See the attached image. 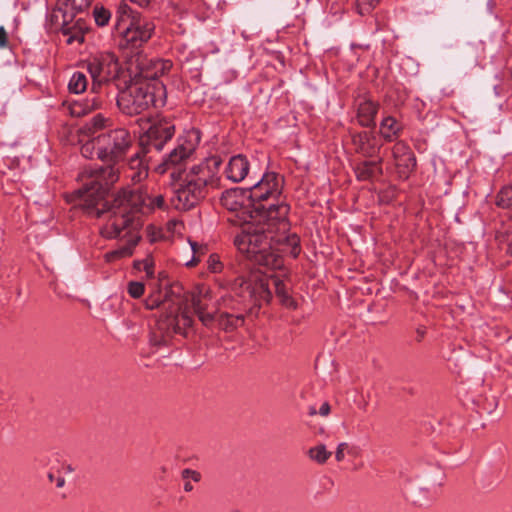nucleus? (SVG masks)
Returning a JSON list of instances; mask_svg holds the SVG:
<instances>
[{
    "mask_svg": "<svg viewBox=\"0 0 512 512\" xmlns=\"http://www.w3.org/2000/svg\"><path fill=\"white\" fill-rule=\"evenodd\" d=\"M83 191L84 186L74 193L83 210H85L89 216L96 218L107 215L106 221L100 230L101 235L106 239H120L125 241V243L117 249L105 254L106 262H114L122 258L130 257L141 238L139 230L142 223L138 213V201L141 200V195L134 191L123 190L109 203L105 199L106 191L99 201L100 203H97L95 208H89L85 205Z\"/></svg>",
    "mask_w": 512,
    "mask_h": 512,
    "instance_id": "f257e3e1",
    "label": "nucleus"
},
{
    "mask_svg": "<svg viewBox=\"0 0 512 512\" xmlns=\"http://www.w3.org/2000/svg\"><path fill=\"white\" fill-rule=\"evenodd\" d=\"M290 207L284 201L253 204L252 217L234 239L238 251L250 261L271 269L282 266L273 251L270 235L289 231L288 213Z\"/></svg>",
    "mask_w": 512,
    "mask_h": 512,
    "instance_id": "f03ea898",
    "label": "nucleus"
},
{
    "mask_svg": "<svg viewBox=\"0 0 512 512\" xmlns=\"http://www.w3.org/2000/svg\"><path fill=\"white\" fill-rule=\"evenodd\" d=\"M134 142L131 133L125 128H115L98 134V143L102 147L103 162L107 165L84 169L80 179L84 186L85 205L95 208L97 203L108 191L109 187L119 179V163Z\"/></svg>",
    "mask_w": 512,
    "mask_h": 512,
    "instance_id": "7ed1b4c3",
    "label": "nucleus"
},
{
    "mask_svg": "<svg viewBox=\"0 0 512 512\" xmlns=\"http://www.w3.org/2000/svg\"><path fill=\"white\" fill-rule=\"evenodd\" d=\"M183 300L169 289H157L151 292L144 301L145 308L153 310L163 308L165 313L160 315L150 332V343L161 346L168 343L174 334L186 336L192 328L193 318Z\"/></svg>",
    "mask_w": 512,
    "mask_h": 512,
    "instance_id": "20e7f679",
    "label": "nucleus"
},
{
    "mask_svg": "<svg viewBox=\"0 0 512 512\" xmlns=\"http://www.w3.org/2000/svg\"><path fill=\"white\" fill-rule=\"evenodd\" d=\"M166 101V88L161 81H141L128 85L120 91L117 106L126 115H139L151 107H160Z\"/></svg>",
    "mask_w": 512,
    "mask_h": 512,
    "instance_id": "39448f33",
    "label": "nucleus"
},
{
    "mask_svg": "<svg viewBox=\"0 0 512 512\" xmlns=\"http://www.w3.org/2000/svg\"><path fill=\"white\" fill-rule=\"evenodd\" d=\"M115 28L121 36L122 48L137 49L147 43L155 32L154 22L134 11L128 4H119Z\"/></svg>",
    "mask_w": 512,
    "mask_h": 512,
    "instance_id": "423d86ee",
    "label": "nucleus"
},
{
    "mask_svg": "<svg viewBox=\"0 0 512 512\" xmlns=\"http://www.w3.org/2000/svg\"><path fill=\"white\" fill-rule=\"evenodd\" d=\"M227 286L243 300L253 301L254 304L269 302L272 297L269 279L259 271H250L233 281L227 280Z\"/></svg>",
    "mask_w": 512,
    "mask_h": 512,
    "instance_id": "0eeeda50",
    "label": "nucleus"
},
{
    "mask_svg": "<svg viewBox=\"0 0 512 512\" xmlns=\"http://www.w3.org/2000/svg\"><path fill=\"white\" fill-rule=\"evenodd\" d=\"M207 191L192 179L187 172L179 175V181L175 186L171 204L175 209L187 211L195 207L205 198Z\"/></svg>",
    "mask_w": 512,
    "mask_h": 512,
    "instance_id": "6e6552de",
    "label": "nucleus"
},
{
    "mask_svg": "<svg viewBox=\"0 0 512 512\" xmlns=\"http://www.w3.org/2000/svg\"><path fill=\"white\" fill-rule=\"evenodd\" d=\"M76 13L64 10L59 4L52 10L50 19L56 28H60L64 36L67 37L66 43H83L85 34V23L81 19L73 22Z\"/></svg>",
    "mask_w": 512,
    "mask_h": 512,
    "instance_id": "1a4fd4ad",
    "label": "nucleus"
},
{
    "mask_svg": "<svg viewBox=\"0 0 512 512\" xmlns=\"http://www.w3.org/2000/svg\"><path fill=\"white\" fill-rule=\"evenodd\" d=\"M87 69L92 78L91 90L97 93L102 84L116 77L119 64L113 54L107 53L89 61Z\"/></svg>",
    "mask_w": 512,
    "mask_h": 512,
    "instance_id": "9d476101",
    "label": "nucleus"
},
{
    "mask_svg": "<svg viewBox=\"0 0 512 512\" xmlns=\"http://www.w3.org/2000/svg\"><path fill=\"white\" fill-rule=\"evenodd\" d=\"M283 187V178L275 172H267L255 183L249 192L253 204L268 202L270 199L278 200Z\"/></svg>",
    "mask_w": 512,
    "mask_h": 512,
    "instance_id": "9b49d317",
    "label": "nucleus"
},
{
    "mask_svg": "<svg viewBox=\"0 0 512 512\" xmlns=\"http://www.w3.org/2000/svg\"><path fill=\"white\" fill-rule=\"evenodd\" d=\"M220 201L223 207L235 213L239 223L248 226L252 217L253 202L246 192L239 188L227 190L222 194Z\"/></svg>",
    "mask_w": 512,
    "mask_h": 512,
    "instance_id": "f8f14e48",
    "label": "nucleus"
},
{
    "mask_svg": "<svg viewBox=\"0 0 512 512\" xmlns=\"http://www.w3.org/2000/svg\"><path fill=\"white\" fill-rule=\"evenodd\" d=\"M221 164L222 160L219 156H211L201 163L193 165L186 172L207 191L208 187H218L220 185L219 170Z\"/></svg>",
    "mask_w": 512,
    "mask_h": 512,
    "instance_id": "ddd939ff",
    "label": "nucleus"
},
{
    "mask_svg": "<svg viewBox=\"0 0 512 512\" xmlns=\"http://www.w3.org/2000/svg\"><path fill=\"white\" fill-rule=\"evenodd\" d=\"M199 142L200 135L197 130L187 131L177 139L175 148L168 154L163 165L168 169L184 163L195 152Z\"/></svg>",
    "mask_w": 512,
    "mask_h": 512,
    "instance_id": "4468645a",
    "label": "nucleus"
},
{
    "mask_svg": "<svg viewBox=\"0 0 512 512\" xmlns=\"http://www.w3.org/2000/svg\"><path fill=\"white\" fill-rule=\"evenodd\" d=\"M175 133V125L172 120L160 118L152 123L145 135V143L160 151L165 143L169 141ZM144 142V139H142Z\"/></svg>",
    "mask_w": 512,
    "mask_h": 512,
    "instance_id": "2eb2a0df",
    "label": "nucleus"
},
{
    "mask_svg": "<svg viewBox=\"0 0 512 512\" xmlns=\"http://www.w3.org/2000/svg\"><path fill=\"white\" fill-rule=\"evenodd\" d=\"M392 154L399 176L407 179L416 167V158L413 151L404 141H398L392 148Z\"/></svg>",
    "mask_w": 512,
    "mask_h": 512,
    "instance_id": "dca6fc26",
    "label": "nucleus"
},
{
    "mask_svg": "<svg viewBox=\"0 0 512 512\" xmlns=\"http://www.w3.org/2000/svg\"><path fill=\"white\" fill-rule=\"evenodd\" d=\"M351 141L355 152L366 158L377 156L382 147L378 138L369 131L351 133Z\"/></svg>",
    "mask_w": 512,
    "mask_h": 512,
    "instance_id": "f3484780",
    "label": "nucleus"
},
{
    "mask_svg": "<svg viewBox=\"0 0 512 512\" xmlns=\"http://www.w3.org/2000/svg\"><path fill=\"white\" fill-rule=\"evenodd\" d=\"M272 251L281 259L278 252L289 253L297 258L301 252L300 238L295 233L280 232L270 235Z\"/></svg>",
    "mask_w": 512,
    "mask_h": 512,
    "instance_id": "a211bd4d",
    "label": "nucleus"
},
{
    "mask_svg": "<svg viewBox=\"0 0 512 512\" xmlns=\"http://www.w3.org/2000/svg\"><path fill=\"white\" fill-rule=\"evenodd\" d=\"M172 66V61L167 59H150L142 63L141 81H159L158 78L166 75Z\"/></svg>",
    "mask_w": 512,
    "mask_h": 512,
    "instance_id": "6ab92c4d",
    "label": "nucleus"
},
{
    "mask_svg": "<svg viewBox=\"0 0 512 512\" xmlns=\"http://www.w3.org/2000/svg\"><path fill=\"white\" fill-rule=\"evenodd\" d=\"M250 168L249 161L246 156L238 154L232 156L225 166L224 175L225 177L233 182L238 183L246 178Z\"/></svg>",
    "mask_w": 512,
    "mask_h": 512,
    "instance_id": "aec40b11",
    "label": "nucleus"
},
{
    "mask_svg": "<svg viewBox=\"0 0 512 512\" xmlns=\"http://www.w3.org/2000/svg\"><path fill=\"white\" fill-rule=\"evenodd\" d=\"M210 300L211 291L207 287H202L192 299L194 311L205 326H209L214 320V313L208 311Z\"/></svg>",
    "mask_w": 512,
    "mask_h": 512,
    "instance_id": "412c9836",
    "label": "nucleus"
},
{
    "mask_svg": "<svg viewBox=\"0 0 512 512\" xmlns=\"http://www.w3.org/2000/svg\"><path fill=\"white\" fill-rule=\"evenodd\" d=\"M382 163H383V159L379 158L374 161L364 160V161H361V162L355 164L354 172H355L356 178L359 181H371L375 178L382 176V174H383Z\"/></svg>",
    "mask_w": 512,
    "mask_h": 512,
    "instance_id": "4be33fe9",
    "label": "nucleus"
},
{
    "mask_svg": "<svg viewBox=\"0 0 512 512\" xmlns=\"http://www.w3.org/2000/svg\"><path fill=\"white\" fill-rule=\"evenodd\" d=\"M379 109V104L371 99H364L358 104L357 121L362 127L375 126V117Z\"/></svg>",
    "mask_w": 512,
    "mask_h": 512,
    "instance_id": "5701e85b",
    "label": "nucleus"
},
{
    "mask_svg": "<svg viewBox=\"0 0 512 512\" xmlns=\"http://www.w3.org/2000/svg\"><path fill=\"white\" fill-rule=\"evenodd\" d=\"M144 157L145 152L141 149L129 159L128 167L131 171L129 177L134 182H141L148 176V164Z\"/></svg>",
    "mask_w": 512,
    "mask_h": 512,
    "instance_id": "b1692460",
    "label": "nucleus"
},
{
    "mask_svg": "<svg viewBox=\"0 0 512 512\" xmlns=\"http://www.w3.org/2000/svg\"><path fill=\"white\" fill-rule=\"evenodd\" d=\"M101 106V99L97 96H93L83 101H74L70 104L69 109L72 116L82 117L96 109H99Z\"/></svg>",
    "mask_w": 512,
    "mask_h": 512,
    "instance_id": "393cba45",
    "label": "nucleus"
},
{
    "mask_svg": "<svg viewBox=\"0 0 512 512\" xmlns=\"http://www.w3.org/2000/svg\"><path fill=\"white\" fill-rule=\"evenodd\" d=\"M111 125L110 118L103 116L101 113L94 115L80 129L81 134L87 137H94L101 130Z\"/></svg>",
    "mask_w": 512,
    "mask_h": 512,
    "instance_id": "a878e982",
    "label": "nucleus"
},
{
    "mask_svg": "<svg viewBox=\"0 0 512 512\" xmlns=\"http://www.w3.org/2000/svg\"><path fill=\"white\" fill-rule=\"evenodd\" d=\"M402 129V124L392 116L383 118L380 123V134L387 142H392L399 137Z\"/></svg>",
    "mask_w": 512,
    "mask_h": 512,
    "instance_id": "bb28decb",
    "label": "nucleus"
},
{
    "mask_svg": "<svg viewBox=\"0 0 512 512\" xmlns=\"http://www.w3.org/2000/svg\"><path fill=\"white\" fill-rule=\"evenodd\" d=\"M138 193V191H136ZM141 195V200L138 201V213H146L148 211L154 210L155 208L163 209L165 208V200L164 196L161 194L155 196H144Z\"/></svg>",
    "mask_w": 512,
    "mask_h": 512,
    "instance_id": "cd10ccee",
    "label": "nucleus"
},
{
    "mask_svg": "<svg viewBox=\"0 0 512 512\" xmlns=\"http://www.w3.org/2000/svg\"><path fill=\"white\" fill-rule=\"evenodd\" d=\"M271 281L275 288V294L279 298L282 305H284L287 308H296V302L289 294V289L287 288L286 284L283 280L272 277Z\"/></svg>",
    "mask_w": 512,
    "mask_h": 512,
    "instance_id": "c85d7f7f",
    "label": "nucleus"
},
{
    "mask_svg": "<svg viewBox=\"0 0 512 512\" xmlns=\"http://www.w3.org/2000/svg\"><path fill=\"white\" fill-rule=\"evenodd\" d=\"M80 152L83 157L87 159L97 158L103 162L102 147L98 143V135L91 137V139L85 141L80 148Z\"/></svg>",
    "mask_w": 512,
    "mask_h": 512,
    "instance_id": "c756f323",
    "label": "nucleus"
},
{
    "mask_svg": "<svg viewBox=\"0 0 512 512\" xmlns=\"http://www.w3.org/2000/svg\"><path fill=\"white\" fill-rule=\"evenodd\" d=\"M219 326L225 331H233L244 324V315L222 313L218 319Z\"/></svg>",
    "mask_w": 512,
    "mask_h": 512,
    "instance_id": "7c9ffc66",
    "label": "nucleus"
},
{
    "mask_svg": "<svg viewBox=\"0 0 512 512\" xmlns=\"http://www.w3.org/2000/svg\"><path fill=\"white\" fill-rule=\"evenodd\" d=\"M307 455L310 460L322 465L327 462V460L331 457L332 453L327 450L324 444H318L314 447L309 448V450L307 451Z\"/></svg>",
    "mask_w": 512,
    "mask_h": 512,
    "instance_id": "2f4dec72",
    "label": "nucleus"
},
{
    "mask_svg": "<svg viewBox=\"0 0 512 512\" xmlns=\"http://www.w3.org/2000/svg\"><path fill=\"white\" fill-rule=\"evenodd\" d=\"M88 85L87 77L82 72H75L70 78V81L68 83V89L70 92L79 94L86 90Z\"/></svg>",
    "mask_w": 512,
    "mask_h": 512,
    "instance_id": "473e14b6",
    "label": "nucleus"
},
{
    "mask_svg": "<svg viewBox=\"0 0 512 512\" xmlns=\"http://www.w3.org/2000/svg\"><path fill=\"white\" fill-rule=\"evenodd\" d=\"M497 205L502 208L512 209V185L500 190L497 196Z\"/></svg>",
    "mask_w": 512,
    "mask_h": 512,
    "instance_id": "72a5a7b5",
    "label": "nucleus"
},
{
    "mask_svg": "<svg viewBox=\"0 0 512 512\" xmlns=\"http://www.w3.org/2000/svg\"><path fill=\"white\" fill-rule=\"evenodd\" d=\"M154 267V261L149 256L143 260L134 262V268L139 271H144L146 273V277L149 279L154 277Z\"/></svg>",
    "mask_w": 512,
    "mask_h": 512,
    "instance_id": "f704fd0d",
    "label": "nucleus"
},
{
    "mask_svg": "<svg viewBox=\"0 0 512 512\" xmlns=\"http://www.w3.org/2000/svg\"><path fill=\"white\" fill-rule=\"evenodd\" d=\"M127 292L132 298L139 299L145 292V285L139 281H130L127 285Z\"/></svg>",
    "mask_w": 512,
    "mask_h": 512,
    "instance_id": "c9c22d12",
    "label": "nucleus"
},
{
    "mask_svg": "<svg viewBox=\"0 0 512 512\" xmlns=\"http://www.w3.org/2000/svg\"><path fill=\"white\" fill-rule=\"evenodd\" d=\"M111 18V13L109 10L100 7L94 9V19L98 26L103 27L108 24Z\"/></svg>",
    "mask_w": 512,
    "mask_h": 512,
    "instance_id": "e433bc0d",
    "label": "nucleus"
},
{
    "mask_svg": "<svg viewBox=\"0 0 512 512\" xmlns=\"http://www.w3.org/2000/svg\"><path fill=\"white\" fill-rule=\"evenodd\" d=\"M207 269L211 273H220L224 269V265L220 260L219 255L211 254L207 259Z\"/></svg>",
    "mask_w": 512,
    "mask_h": 512,
    "instance_id": "4c0bfd02",
    "label": "nucleus"
},
{
    "mask_svg": "<svg viewBox=\"0 0 512 512\" xmlns=\"http://www.w3.org/2000/svg\"><path fill=\"white\" fill-rule=\"evenodd\" d=\"M377 2L378 0H356L358 12L362 15L368 13Z\"/></svg>",
    "mask_w": 512,
    "mask_h": 512,
    "instance_id": "58836bf2",
    "label": "nucleus"
},
{
    "mask_svg": "<svg viewBox=\"0 0 512 512\" xmlns=\"http://www.w3.org/2000/svg\"><path fill=\"white\" fill-rule=\"evenodd\" d=\"M191 248L193 251V258L187 262V266H196L200 259L197 257V255L200 253V251L203 249L202 246H199L196 242H190Z\"/></svg>",
    "mask_w": 512,
    "mask_h": 512,
    "instance_id": "ea45409f",
    "label": "nucleus"
},
{
    "mask_svg": "<svg viewBox=\"0 0 512 512\" xmlns=\"http://www.w3.org/2000/svg\"><path fill=\"white\" fill-rule=\"evenodd\" d=\"M181 474H182V478H184V479L190 478L194 482H199L201 480V474H200V472H198L196 470L186 468L182 471Z\"/></svg>",
    "mask_w": 512,
    "mask_h": 512,
    "instance_id": "a19ab883",
    "label": "nucleus"
},
{
    "mask_svg": "<svg viewBox=\"0 0 512 512\" xmlns=\"http://www.w3.org/2000/svg\"><path fill=\"white\" fill-rule=\"evenodd\" d=\"M348 448V444L346 442H342L338 444L336 452H335V459L337 462H342L345 458L344 451Z\"/></svg>",
    "mask_w": 512,
    "mask_h": 512,
    "instance_id": "79ce46f5",
    "label": "nucleus"
},
{
    "mask_svg": "<svg viewBox=\"0 0 512 512\" xmlns=\"http://www.w3.org/2000/svg\"><path fill=\"white\" fill-rule=\"evenodd\" d=\"M48 479L50 482H55L57 488L64 487V485L66 483L65 478L63 476H61V475L55 476V474L52 472H50L48 474Z\"/></svg>",
    "mask_w": 512,
    "mask_h": 512,
    "instance_id": "37998d69",
    "label": "nucleus"
},
{
    "mask_svg": "<svg viewBox=\"0 0 512 512\" xmlns=\"http://www.w3.org/2000/svg\"><path fill=\"white\" fill-rule=\"evenodd\" d=\"M8 46V35L4 27H0V48H6Z\"/></svg>",
    "mask_w": 512,
    "mask_h": 512,
    "instance_id": "c03bdc74",
    "label": "nucleus"
},
{
    "mask_svg": "<svg viewBox=\"0 0 512 512\" xmlns=\"http://www.w3.org/2000/svg\"><path fill=\"white\" fill-rule=\"evenodd\" d=\"M330 410H331V407H330V404L328 402H324L322 403V405L320 406V409H319V414L323 417L325 416H328L329 413H330Z\"/></svg>",
    "mask_w": 512,
    "mask_h": 512,
    "instance_id": "a18cd8bd",
    "label": "nucleus"
},
{
    "mask_svg": "<svg viewBox=\"0 0 512 512\" xmlns=\"http://www.w3.org/2000/svg\"><path fill=\"white\" fill-rule=\"evenodd\" d=\"M130 1L139 5L140 7H146L150 3V0H130Z\"/></svg>",
    "mask_w": 512,
    "mask_h": 512,
    "instance_id": "49530a36",
    "label": "nucleus"
},
{
    "mask_svg": "<svg viewBox=\"0 0 512 512\" xmlns=\"http://www.w3.org/2000/svg\"><path fill=\"white\" fill-rule=\"evenodd\" d=\"M192 490H193V485L190 482H185L184 483V491L190 492Z\"/></svg>",
    "mask_w": 512,
    "mask_h": 512,
    "instance_id": "de8ad7c7",
    "label": "nucleus"
},
{
    "mask_svg": "<svg viewBox=\"0 0 512 512\" xmlns=\"http://www.w3.org/2000/svg\"><path fill=\"white\" fill-rule=\"evenodd\" d=\"M316 414H317L316 409H315L314 407H311V408L309 409V415L313 416V415H316Z\"/></svg>",
    "mask_w": 512,
    "mask_h": 512,
    "instance_id": "09e8293b",
    "label": "nucleus"
}]
</instances>
